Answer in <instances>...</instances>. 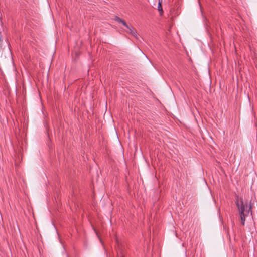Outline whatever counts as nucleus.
Wrapping results in <instances>:
<instances>
[{
	"mask_svg": "<svg viewBox=\"0 0 257 257\" xmlns=\"http://www.w3.org/2000/svg\"><path fill=\"white\" fill-rule=\"evenodd\" d=\"M237 207L238 209L239 214H249L250 212H251V205L249 204L248 205L247 203H244L242 199H241L239 201L237 198L236 202Z\"/></svg>",
	"mask_w": 257,
	"mask_h": 257,
	"instance_id": "obj_1",
	"label": "nucleus"
},
{
	"mask_svg": "<svg viewBox=\"0 0 257 257\" xmlns=\"http://www.w3.org/2000/svg\"><path fill=\"white\" fill-rule=\"evenodd\" d=\"M114 20L119 23H121L124 26H127V24L126 23V22L124 20H123L122 19L118 17H116L114 18Z\"/></svg>",
	"mask_w": 257,
	"mask_h": 257,
	"instance_id": "obj_2",
	"label": "nucleus"
},
{
	"mask_svg": "<svg viewBox=\"0 0 257 257\" xmlns=\"http://www.w3.org/2000/svg\"><path fill=\"white\" fill-rule=\"evenodd\" d=\"M240 216V219L241 220V224L244 225L245 221V217L247 216L248 214H239Z\"/></svg>",
	"mask_w": 257,
	"mask_h": 257,
	"instance_id": "obj_3",
	"label": "nucleus"
},
{
	"mask_svg": "<svg viewBox=\"0 0 257 257\" xmlns=\"http://www.w3.org/2000/svg\"><path fill=\"white\" fill-rule=\"evenodd\" d=\"M161 4H162V3L158 2V10L160 12V15H162V14L163 13V10Z\"/></svg>",
	"mask_w": 257,
	"mask_h": 257,
	"instance_id": "obj_4",
	"label": "nucleus"
},
{
	"mask_svg": "<svg viewBox=\"0 0 257 257\" xmlns=\"http://www.w3.org/2000/svg\"><path fill=\"white\" fill-rule=\"evenodd\" d=\"M126 28H127V30H126V32L127 33H129L131 34V31H133V30L134 29V28L132 26H128L127 24V26H125Z\"/></svg>",
	"mask_w": 257,
	"mask_h": 257,
	"instance_id": "obj_5",
	"label": "nucleus"
},
{
	"mask_svg": "<svg viewBox=\"0 0 257 257\" xmlns=\"http://www.w3.org/2000/svg\"><path fill=\"white\" fill-rule=\"evenodd\" d=\"M131 34L135 38H137V32L134 28L133 31H131Z\"/></svg>",
	"mask_w": 257,
	"mask_h": 257,
	"instance_id": "obj_6",
	"label": "nucleus"
},
{
	"mask_svg": "<svg viewBox=\"0 0 257 257\" xmlns=\"http://www.w3.org/2000/svg\"><path fill=\"white\" fill-rule=\"evenodd\" d=\"M158 2L162 3V0H158Z\"/></svg>",
	"mask_w": 257,
	"mask_h": 257,
	"instance_id": "obj_7",
	"label": "nucleus"
}]
</instances>
